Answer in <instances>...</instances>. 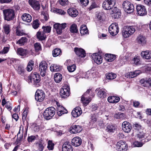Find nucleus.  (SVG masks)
I'll list each match as a JSON object with an SVG mask.
<instances>
[{
    "label": "nucleus",
    "instance_id": "obj_1",
    "mask_svg": "<svg viewBox=\"0 0 151 151\" xmlns=\"http://www.w3.org/2000/svg\"><path fill=\"white\" fill-rule=\"evenodd\" d=\"M91 92V89H88L82 95L81 98V101L83 104L86 106L91 101V97L94 96V95L93 93L90 94Z\"/></svg>",
    "mask_w": 151,
    "mask_h": 151
},
{
    "label": "nucleus",
    "instance_id": "obj_2",
    "mask_svg": "<svg viewBox=\"0 0 151 151\" xmlns=\"http://www.w3.org/2000/svg\"><path fill=\"white\" fill-rule=\"evenodd\" d=\"M135 31V27L133 26H127L124 27L122 31V35L124 38L129 37L132 35Z\"/></svg>",
    "mask_w": 151,
    "mask_h": 151
},
{
    "label": "nucleus",
    "instance_id": "obj_3",
    "mask_svg": "<svg viewBox=\"0 0 151 151\" xmlns=\"http://www.w3.org/2000/svg\"><path fill=\"white\" fill-rule=\"evenodd\" d=\"M4 19L5 20L9 21L14 19L15 13L13 10L12 9H6L3 10Z\"/></svg>",
    "mask_w": 151,
    "mask_h": 151
},
{
    "label": "nucleus",
    "instance_id": "obj_4",
    "mask_svg": "<svg viewBox=\"0 0 151 151\" xmlns=\"http://www.w3.org/2000/svg\"><path fill=\"white\" fill-rule=\"evenodd\" d=\"M55 109L53 107H50L47 108L43 113V116L46 120L51 119L55 114Z\"/></svg>",
    "mask_w": 151,
    "mask_h": 151
},
{
    "label": "nucleus",
    "instance_id": "obj_5",
    "mask_svg": "<svg viewBox=\"0 0 151 151\" xmlns=\"http://www.w3.org/2000/svg\"><path fill=\"white\" fill-rule=\"evenodd\" d=\"M122 7L124 11L128 13L132 12L134 9L133 4L128 1H125L123 3Z\"/></svg>",
    "mask_w": 151,
    "mask_h": 151
},
{
    "label": "nucleus",
    "instance_id": "obj_6",
    "mask_svg": "<svg viewBox=\"0 0 151 151\" xmlns=\"http://www.w3.org/2000/svg\"><path fill=\"white\" fill-rule=\"evenodd\" d=\"M60 95L62 98H66L70 95V88L67 84H65L60 91Z\"/></svg>",
    "mask_w": 151,
    "mask_h": 151
},
{
    "label": "nucleus",
    "instance_id": "obj_7",
    "mask_svg": "<svg viewBox=\"0 0 151 151\" xmlns=\"http://www.w3.org/2000/svg\"><path fill=\"white\" fill-rule=\"evenodd\" d=\"M45 97V94L42 90L38 89L35 93V98L36 101L39 102L42 101Z\"/></svg>",
    "mask_w": 151,
    "mask_h": 151
},
{
    "label": "nucleus",
    "instance_id": "obj_8",
    "mask_svg": "<svg viewBox=\"0 0 151 151\" xmlns=\"http://www.w3.org/2000/svg\"><path fill=\"white\" fill-rule=\"evenodd\" d=\"M109 31L112 35H115L117 34L119 31L118 24L116 23H112L109 28Z\"/></svg>",
    "mask_w": 151,
    "mask_h": 151
},
{
    "label": "nucleus",
    "instance_id": "obj_9",
    "mask_svg": "<svg viewBox=\"0 0 151 151\" xmlns=\"http://www.w3.org/2000/svg\"><path fill=\"white\" fill-rule=\"evenodd\" d=\"M47 68V64L45 61H42L39 64V69L42 76L44 77L46 75Z\"/></svg>",
    "mask_w": 151,
    "mask_h": 151
},
{
    "label": "nucleus",
    "instance_id": "obj_10",
    "mask_svg": "<svg viewBox=\"0 0 151 151\" xmlns=\"http://www.w3.org/2000/svg\"><path fill=\"white\" fill-rule=\"evenodd\" d=\"M128 146L126 143L123 141H121L117 143L116 147V151H127Z\"/></svg>",
    "mask_w": 151,
    "mask_h": 151
},
{
    "label": "nucleus",
    "instance_id": "obj_11",
    "mask_svg": "<svg viewBox=\"0 0 151 151\" xmlns=\"http://www.w3.org/2000/svg\"><path fill=\"white\" fill-rule=\"evenodd\" d=\"M136 9L138 15L141 16H143L146 15L147 11L145 6L138 4L136 6Z\"/></svg>",
    "mask_w": 151,
    "mask_h": 151
},
{
    "label": "nucleus",
    "instance_id": "obj_12",
    "mask_svg": "<svg viewBox=\"0 0 151 151\" xmlns=\"http://www.w3.org/2000/svg\"><path fill=\"white\" fill-rule=\"evenodd\" d=\"M67 26L66 23L60 24L59 23H56L53 25V27L56 30L57 33L59 34H60L62 32V30L64 29Z\"/></svg>",
    "mask_w": 151,
    "mask_h": 151
},
{
    "label": "nucleus",
    "instance_id": "obj_13",
    "mask_svg": "<svg viewBox=\"0 0 151 151\" xmlns=\"http://www.w3.org/2000/svg\"><path fill=\"white\" fill-rule=\"evenodd\" d=\"M28 3L35 10L38 11L40 9V5L38 1L36 0H29Z\"/></svg>",
    "mask_w": 151,
    "mask_h": 151
},
{
    "label": "nucleus",
    "instance_id": "obj_14",
    "mask_svg": "<svg viewBox=\"0 0 151 151\" xmlns=\"http://www.w3.org/2000/svg\"><path fill=\"white\" fill-rule=\"evenodd\" d=\"M31 80L34 84L36 85L37 83L40 82V76L39 74L36 73H34L31 74Z\"/></svg>",
    "mask_w": 151,
    "mask_h": 151
},
{
    "label": "nucleus",
    "instance_id": "obj_15",
    "mask_svg": "<svg viewBox=\"0 0 151 151\" xmlns=\"http://www.w3.org/2000/svg\"><path fill=\"white\" fill-rule=\"evenodd\" d=\"M92 59L97 64L99 65L102 62L103 58L102 56L98 53L93 54L92 55Z\"/></svg>",
    "mask_w": 151,
    "mask_h": 151
},
{
    "label": "nucleus",
    "instance_id": "obj_16",
    "mask_svg": "<svg viewBox=\"0 0 151 151\" xmlns=\"http://www.w3.org/2000/svg\"><path fill=\"white\" fill-rule=\"evenodd\" d=\"M122 130L125 132L129 133L132 129L131 125L128 122L124 121L122 124Z\"/></svg>",
    "mask_w": 151,
    "mask_h": 151
},
{
    "label": "nucleus",
    "instance_id": "obj_17",
    "mask_svg": "<svg viewBox=\"0 0 151 151\" xmlns=\"http://www.w3.org/2000/svg\"><path fill=\"white\" fill-rule=\"evenodd\" d=\"M74 51L78 56L81 58H84L86 56L85 51L83 49L75 47L74 48Z\"/></svg>",
    "mask_w": 151,
    "mask_h": 151
},
{
    "label": "nucleus",
    "instance_id": "obj_18",
    "mask_svg": "<svg viewBox=\"0 0 151 151\" xmlns=\"http://www.w3.org/2000/svg\"><path fill=\"white\" fill-rule=\"evenodd\" d=\"M81 126L80 125H74L71 126L70 128V131L71 133L76 134L80 132L82 130Z\"/></svg>",
    "mask_w": 151,
    "mask_h": 151
},
{
    "label": "nucleus",
    "instance_id": "obj_19",
    "mask_svg": "<svg viewBox=\"0 0 151 151\" xmlns=\"http://www.w3.org/2000/svg\"><path fill=\"white\" fill-rule=\"evenodd\" d=\"M17 53L18 55L25 57L26 56H28V51L26 49L20 47L17 49Z\"/></svg>",
    "mask_w": 151,
    "mask_h": 151
},
{
    "label": "nucleus",
    "instance_id": "obj_20",
    "mask_svg": "<svg viewBox=\"0 0 151 151\" xmlns=\"http://www.w3.org/2000/svg\"><path fill=\"white\" fill-rule=\"evenodd\" d=\"M63 151H73V147L70 143L68 142H65L62 146Z\"/></svg>",
    "mask_w": 151,
    "mask_h": 151
},
{
    "label": "nucleus",
    "instance_id": "obj_21",
    "mask_svg": "<svg viewBox=\"0 0 151 151\" xmlns=\"http://www.w3.org/2000/svg\"><path fill=\"white\" fill-rule=\"evenodd\" d=\"M82 113L81 108L79 107H77L72 112V114L74 117H77L80 116Z\"/></svg>",
    "mask_w": 151,
    "mask_h": 151
},
{
    "label": "nucleus",
    "instance_id": "obj_22",
    "mask_svg": "<svg viewBox=\"0 0 151 151\" xmlns=\"http://www.w3.org/2000/svg\"><path fill=\"white\" fill-rule=\"evenodd\" d=\"M37 150L36 151H43L45 146L44 142L42 140H40L36 144Z\"/></svg>",
    "mask_w": 151,
    "mask_h": 151
},
{
    "label": "nucleus",
    "instance_id": "obj_23",
    "mask_svg": "<svg viewBox=\"0 0 151 151\" xmlns=\"http://www.w3.org/2000/svg\"><path fill=\"white\" fill-rule=\"evenodd\" d=\"M71 142L73 145L75 147H78L81 144L82 139L79 137H75L72 139Z\"/></svg>",
    "mask_w": 151,
    "mask_h": 151
},
{
    "label": "nucleus",
    "instance_id": "obj_24",
    "mask_svg": "<svg viewBox=\"0 0 151 151\" xmlns=\"http://www.w3.org/2000/svg\"><path fill=\"white\" fill-rule=\"evenodd\" d=\"M111 13L113 14V17L115 19L119 18L121 16L120 10L116 7H114L113 8Z\"/></svg>",
    "mask_w": 151,
    "mask_h": 151
},
{
    "label": "nucleus",
    "instance_id": "obj_25",
    "mask_svg": "<svg viewBox=\"0 0 151 151\" xmlns=\"http://www.w3.org/2000/svg\"><path fill=\"white\" fill-rule=\"evenodd\" d=\"M140 82L144 86H151V77L145 80L144 79H142L140 80Z\"/></svg>",
    "mask_w": 151,
    "mask_h": 151
},
{
    "label": "nucleus",
    "instance_id": "obj_26",
    "mask_svg": "<svg viewBox=\"0 0 151 151\" xmlns=\"http://www.w3.org/2000/svg\"><path fill=\"white\" fill-rule=\"evenodd\" d=\"M142 57L147 59L151 58V51L146 50L142 51L141 53Z\"/></svg>",
    "mask_w": 151,
    "mask_h": 151
},
{
    "label": "nucleus",
    "instance_id": "obj_27",
    "mask_svg": "<svg viewBox=\"0 0 151 151\" xmlns=\"http://www.w3.org/2000/svg\"><path fill=\"white\" fill-rule=\"evenodd\" d=\"M140 73V70H136L134 72H130L126 73L125 75V76L127 78H132L136 77Z\"/></svg>",
    "mask_w": 151,
    "mask_h": 151
},
{
    "label": "nucleus",
    "instance_id": "obj_28",
    "mask_svg": "<svg viewBox=\"0 0 151 151\" xmlns=\"http://www.w3.org/2000/svg\"><path fill=\"white\" fill-rule=\"evenodd\" d=\"M68 13L72 17H76L78 14V11L74 8H70L68 10Z\"/></svg>",
    "mask_w": 151,
    "mask_h": 151
},
{
    "label": "nucleus",
    "instance_id": "obj_29",
    "mask_svg": "<svg viewBox=\"0 0 151 151\" xmlns=\"http://www.w3.org/2000/svg\"><path fill=\"white\" fill-rule=\"evenodd\" d=\"M22 20L24 22L29 23L32 20V17L31 15L27 13L24 14L22 17Z\"/></svg>",
    "mask_w": 151,
    "mask_h": 151
},
{
    "label": "nucleus",
    "instance_id": "obj_30",
    "mask_svg": "<svg viewBox=\"0 0 151 151\" xmlns=\"http://www.w3.org/2000/svg\"><path fill=\"white\" fill-rule=\"evenodd\" d=\"M120 99L119 97L115 96H110L108 97L107 100L109 102L112 103H116L120 100Z\"/></svg>",
    "mask_w": 151,
    "mask_h": 151
},
{
    "label": "nucleus",
    "instance_id": "obj_31",
    "mask_svg": "<svg viewBox=\"0 0 151 151\" xmlns=\"http://www.w3.org/2000/svg\"><path fill=\"white\" fill-rule=\"evenodd\" d=\"M16 70L17 73L21 76H24L25 75L26 71L23 66L19 65L18 66Z\"/></svg>",
    "mask_w": 151,
    "mask_h": 151
},
{
    "label": "nucleus",
    "instance_id": "obj_32",
    "mask_svg": "<svg viewBox=\"0 0 151 151\" xmlns=\"http://www.w3.org/2000/svg\"><path fill=\"white\" fill-rule=\"evenodd\" d=\"M97 90V89H96V91ZM98 91L97 95L99 97L101 98H103L106 97V91L105 89H101L99 88L98 89Z\"/></svg>",
    "mask_w": 151,
    "mask_h": 151
},
{
    "label": "nucleus",
    "instance_id": "obj_33",
    "mask_svg": "<svg viewBox=\"0 0 151 151\" xmlns=\"http://www.w3.org/2000/svg\"><path fill=\"white\" fill-rule=\"evenodd\" d=\"M105 58L107 61L112 62L116 59V56L114 55L106 54L105 55Z\"/></svg>",
    "mask_w": 151,
    "mask_h": 151
},
{
    "label": "nucleus",
    "instance_id": "obj_34",
    "mask_svg": "<svg viewBox=\"0 0 151 151\" xmlns=\"http://www.w3.org/2000/svg\"><path fill=\"white\" fill-rule=\"evenodd\" d=\"M36 35L38 39L41 41L45 40L46 37V35L43 31H39L37 32Z\"/></svg>",
    "mask_w": 151,
    "mask_h": 151
},
{
    "label": "nucleus",
    "instance_id": "obj_35",
    "mask_svg": "<svg viewBox=\"0 0 151 151\" xmlns=\"http://www.w3.org/2000/svg\"><path fill=\"white\" fill-rule=\"evenodd\" d=\"M137 40V42L141 44H144L146 42L145 37L141 35H139L138 36Z\"/></svg>",
    "mask_w": 151,
    "mask_h": 151
},
{
    "label": "nucleus",
    "instance_id": "obj_36",
    "mask_svg": "<svg viewBox=\"0 0 151 151\" xmlns=\"http://www.w3.org/2000/svg\"><path fill=\"white\" fill-rule=\"evenodd\" d=\"M50 69L52 72H57L60 71L62 68L61 66L56 64H53L50 66Z\"/></svg>",
    "mask_w": 151,
    "mask_h": 151
},
{
    "label": "nucleus",
    "instance_id": "obj_37",
    "mask_svg": "<svg viewBox=\"0 0 151 151\" xmlns=\"http://www.w3.org/2000/svg\"><path fill=\"white\" fill-rule=\"evenodd\" d=\"M62 78V75L59 73H56L54 76V79L55 81L57 83L60 82Z\"/></svg>",
    "mask_w": 151,
    "mask_h": 151
},
{
    "label": "nucleus",
    "instance_id": "obj_38",
    "mask_svg": "<svg viewBox=\"0 0 151 151\" xmlns=\"http://www.w3.org/2000/svg\"><path fill=\"white\" fill-rule=\"evenodd\" d=\"M3 32L6 34H8L11 31L10 25L8 24H4L3 25Z\"/></svg>",
    "mask_w": 151,
    "mask_h": 151
},
{
    "label": "nucleus",
    "instance_id": "obj_39",
    "mask_svg": "<svg viewBox=\"0 0 151 151\" xmlns=\"http://www.w3.org/2000/svg\"><path fill=\"white\" fill-rule=\"evenodd\" d=\"M80 31L81 34L82 35L88 34V30L86 25H82L80 28Z\"/></svg>",
    "mask_w": 151,
    "mask_h": 151
},
{
    "label": "nucleus",
    "instance_id": "obj_40",
    "mask_svg": "<svg viewBox=\"0 0 151 151\" xmlns=\"http://www.w3.org/2000/svg\"><path fill=\"white\" fill-rule=\"evenodd\" d=\"M27 39L26 37H22L17 42V43L20 46H22L24 45L27 42Z\"/></svg>",
    "mask_w": 151,
    "mask_h": 151
},
{
    "label": "nucleus",
    "instance_id": "obj_41",
    "mask_svg": "<svg viewBox=\"0 0 151 151\" xmlns=\"http://www.w3.org/2000/svg\"><path fill=\"white\" fill-rule=\"evenodd\" d=\"M102 7L105 10H110L111 9L107 0H105L102 4Z\"/></svg>",
    "mask_w": 151,
    "mask_h": 151
},
{
    "label": "nucleus",
    "instance_id": "obj_42",
    "mask_svg": "<svg viewBox=\"0 0 151 151\" xmlns=\"http://www.w3.org/2000/svg\"><path fill=\"white\" fill-rule=\"evenodd\" d=\"M116 128L113 125L109 124L106 127V130L109 132H113L115 131Z\"/></svg>",
    "mask_w": 151,
    "mask_h": 151
},
{
    "label": "nucleus",
    "instance_id": "obj_43",
    "mask_svg": "<svg viewBox=\"0 0 151 151\" xmlns=\"http://www.w3.org/2000/svg\"><path fill=\"white\" fill-rule=\"evenodd\" d=\"M34 65V62L32 60L30 61L28 63L27 66V70L29 72L31 71L33 69Z\"/></svg>",
    "mask_w": 151,
    "mask_h": 151
},
{
    "label": "nucleus",
    "instance_id": "obj_44",
    "mask_svg": "<svg viewBox=\"0 0 151 151\" xmlns=\"http://www.w3.org/2000/svg\"><path fill=\"white\" fill-rule=\"evenodd\" d=\"M116 75L115 73L112 72L106 74V78L109 80L113 79L116 77Z\"/></svg>",
    "mask_w": 151,
    "mask_h": 151
},
{
    "label": "nucleus",
    "instance_id": "obj_45",
    "mask_svg": "<svg viewBox=\"0 0 151 151\" xmlns=\"http://www.w3.org/2000/svg\"><path fill=\"white\" fill-rule=\"evenodd\" d=\"M61 51L59 48H55L52 51V55L53 57H56L61 54Z\"/></svg>",
    "mask_w": 151,
    "mask_h": 151
},
{
    "label": "nucleus",
    "instance_id": "obj_46",
    "mask_svg": "<svg viewBox=\"0 0 151 151\" xmlns=\"http://www.w3.org/2000/svg\"><path fill=\"white\" fill-rule=\"evenodd\" d=\"M70 29V32L72 33H77L78 32L77 25L75 24H72Z\"/></svg>",
    "mask_w": 151,
    "mask_h": 151
},
{
    "label": "nucleus",
    "instance_id": "obj_47",
    "mask_svg": "<svg viewBox=\"0 0 151 151\" xmlns=\"http://www.w3.org/2000/svg\"><path fill=\"white\" fill-rule=\"evenodd\" d=\"M54 144L52 140H49L47 143V148L49 150H52L54 148Z\"/></svg>",
    "mask_w": 151,
    "mask_h": 151
},
{
    "label": "nucleus",
    "instance_id": "obj_48",
    "mask_svg": "<svg viewBox=\"0 0 151 151\" xmlns=\"http://www.w3.org/2000/svg\"><path fill=\"white\" fill-rule=\"evenodd\" d=\"M29 111V108L26 107L25 109L22 114V119L23 121L25 120Z\"/></svg>",
    "mask_w": 151,
    "mask_h": 151
},
{
    "label": "nucleus",
    "instance_id": "obj_49",
    "mask_svg": "<svg viewBox=\"0 0 151 151\" xmlns=\"http://www.w3.org/2000/svg\"><path fill=\"white\" fill-rule=\"evenodd\" d=\"M51 27L50 26H43L42 28L43 29V32L44 33H49L50 32Z\"/></svg>",
    "mask_w": 151,
    "mask_h": 151
},
{
    "label": "nucleus",
    "instance_id": "obj_50",
    "mask_svg": "<svg viewBox=\"0 0 151 151\" xmlns=\"http://www.w3.org/2000/svg\"><path fill=\"white\" fill-rule=\"evenodd\" d=\"M114 117L116 119H123L124 117V114L123 113H118L115 114Z\"/></svg>",
    "mask_w": 151,
    "mask_h": 151
},
{
    "label": "nucleus",
    "instance_id": "obj_51",
    "mask_svg": "<svg viewBox=\"0 0 151 151\" xmlns=\"http://www.w3.org/2000/svg\"><path fill=\"white\" fill-rule=\"evenodd\" d=\"M40 22L37 19L34 20L32 23V27L35 29H37L40 25Z\"/></svg>",
    "mask_w": 151,
    "mask_h": 151
},
{
    "label": "nucleus",
    "instance_id": "obj_52",
    "mask_svg": "<svg viewBox=\"0 0 151 151\" xmlns=\"http://www.w3.org/2000/svg\"><path fill=\"white\" fill-rule=\"evenodd\" d=\"M18 61V60L17 59L14 58H9L8 60V62L7 63L8 64H9V62L10 63V64H16L17 63V62Z\"/></svg>",
    "mask_w": 151,
    "mask_h": 151
},
{
    "label": "nucleus",
    "instance_id": "obj_53",
    "mask_svg": "<svg viewBox=\"0 0 151 151\" xmlns=\"http://www.w3.org/2000/svg\"><path fill=\"white\" fill-rule=\"evenodd\" d=\"M76 68V65L73 64L71 65L68 66L67 69L69 72H74Z\"/></svg>",
    "mask_w": 151,
    "mask_h": 151
},
{
    "label": "nucleus",
    "instance_id": "obj_54",
    "mask_svg": "<svg viewBox=\"0 0 151 151\" xmlns=\"http://www.w3.org/2000/svg\"><path fill=\"white\" fill-rule=\"evenodd\" d=\"M34 47L36 52H38L41 50V46L40 43H36L34 44Z\"/></svg>",
    "mask_w": 151,
    "mask_h": 151
},
{
    "label": "nucleus",
    "instance_id": "obj_55",
    "mask_svg": "<svg viewBox=\"0 0 151 151\" xmlns=\"http://www.w3.org/2000/svg\"><path fill=\"white\" fill-rule=\"evenodd\" d=\"M144 143L143 141L140 142L137 141L134 142L133 145L135 147H141Z\"/></svg>",
    "mask_w": 151,
    "mask_h": 151
},
{
    "label": "nucleus",
    "instance_id": "obj_56",
    "mask_svg": "<svg viewBox=\"0 0 151 151\" xmlns=\"http://www.w3.org/2000/svg\"><path fill=\"white\" fill-rule=\"evenodd\" d=\"M79 1L82 6H86L89 2L88 0H79Z\"/></svg>",
    "mask_w": 151,
    "mask_h": 151
},
{
    "label": "nucleus",
    "instance_id": "obj_57",
    "mask_svg": "<svg viewBox=\"0 0 151 151\" xmlns=\"http://www.w3.org/2000/svg\"><path fill=\"white\" fill-rule=\"evenodd\" d=\"M16 34L17 35L19 36H21L25 35V34L22 31L18 29H16Z\"/></svg>",
    "mask_w": 151,
    "mask_h": 151
},
{
    "label": "nucleus",
    "instance_id": "obj_58",
    "mask_svg": "<svg viewBox=\"0 0 151 151\" xmlns=\"http://www.w3.org/2000/svg\"><path fill=\"white\" fill-rule=\"evenodd\" d=\"M145 135L141 133L138 134L136 136L137 139L141 141L143 140V138L145 137Z\"/></svg>",
    "mask_w": 151,
    "mask_h": 151
},
{
    "label": "nucleus",
    "instance_id": "obj_59",
    "mask_svg": "<svg viewBox=\"0 0 151 151\" xmlns=\"http://www.w3.org/2000/svg\"><path fill=\"white\" fill-rule=\"evenodd\" d=\"M111 9L114 6L116 2V0H107Z\"/></svg>",
    "mask_w": 151,
    "mask_h": 151
},
{
    "label": "nucleus",
    "instance_id": "obj_60",
    "mask_svg": "<svg viewBox=\"0 0 151 151\" xmlns=\"http://www.w3.org/2000/svg\"><path fill=\"white\" fill-rule=\"evenodd\" d=\"M9 48L8 47H5L3 50L0 51V53L5 54L7 53L9 51Z\"/></svg>",
    "mask_w": 151,
    "mask_h": 151
},
{
    "label": "nucleus",
    "instance_id": "obj_61",
    "mask_svg": "<svg viewBox=\"0 0 151 151\" xmlns=\"http://www.w3.org/2000/svg\"><path fill=\"white\" fill-rule=\"evenodd\" d=\"M42 17H43L45 20H47L49 18L48 15L47 13L45 12H42L41 14Z\"/></svg>",
    "mask_w": 151,
    "mask_h": 151
},
{
    "label": "nucleus",
    "instance_id": "obj_62",
    "mask_svg": "<svg viewBox=\"0 0 151 151\" xmlns=\"http://www.w3.org/2000/svg\"><path fill=\"white\" fill-rule=\"evenodd\" d=\"M139 61V58L137 56L135 57L132 60L133 62L132 63H135V64H138Z\"/></svg>",
    "mask_w": 151,
    "mask_h": 151
},
{
    "label": "nucleus",
    "instance_id": "obj_63",
    "mask_svg": "<svg viewBox=\"0 0 151 151\" xmlns=\"http://www.w3.org/2000/svg\"><path fill=\"white\" fill-rule=\"evenodd\" d=\"M60 4L62 6H65L67 5L68 3V0H59Z\"/></svg>",
    "mask_w": 151,
    "mask_h": 151
},
{
    "label": "nucleus",
    "instance_id": "obj_64",
    "mask_svg": "<svg viewBox=\"0 0 151 151\" xmlns=\"http://www.w3.org/2000/svg\"><path fill=\"white\" fill-rule=\"evenodd\" d=\"M36 137L35 136H31L28 137L27 140L29 142H32L34 141Z\"/></svg>",
    "mask_w": 151,
    "mask_h": 151
}]
</instances>
